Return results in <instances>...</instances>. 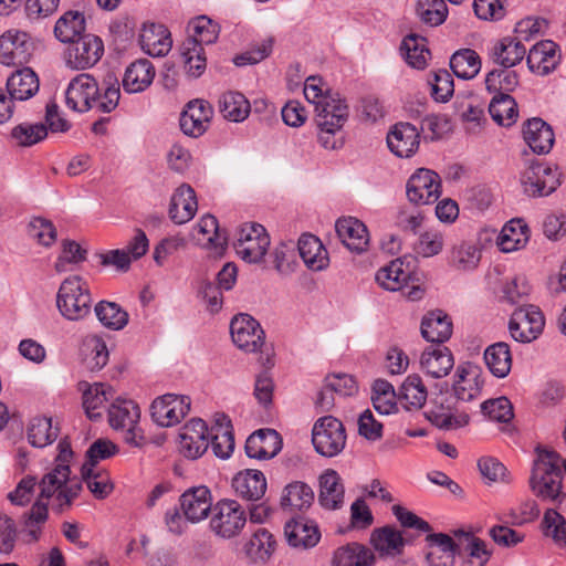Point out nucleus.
<instances>
[{
  "mask_svg": "<svg viewBox=\"0 0 566 566\" xmlns=\"http://www.w3.org/2000/svg\"><path fill=\"white\" fill-rule=\"evenodd\" d=\"M408 200L417 206L434 203L441 196V179L433 170L417 169L406 185Z\"/></svg>",
  "mask_w": 566,
  "mask_h": 566,
  "instance_id": "10",
  "label": "nucleus"
},
{
  "mask_svg": "<svg viewBox=\"0 0 566 566\" xmlns=\"http://www.w3.org/2000/svg\"><path fill=\"white\" fill-rule=\"evenodd\" d=\"M370 542L381 555L396 556L405 546V539L400 531L392 526L376 528L371 533Z\"/></svg>",
  "mask_w": 566,
  "mask_h": 566,
  "instance_id": "44",
  "label": "nucleus"
},
{
  "mask_svg": "<svg viewBox=\"0 0 566 566\" xmlns=\"http://www.w3.org/2000/svg\"><path fill=\"white\" fill-rule=\"evenodd\" d=\"M518 85V75L515 71L492 70L485 76V88L490 93L500 94L513 92Z\"/></svg>",
  "mask_w": 566,
  "mask_h": 566,
  "instance_id": "59",
  "label": "nucleus"
},
{
  "mask_svg": "<svg viewBox=\"0 0 566 566\" xmlns=\"http://www.w3.org/2000/svg\"><path fill=\"white\" fill-rule=\"evenodd\" d=\"M315 111L318 127L342 128L348 118V105L338 92H328Z\"/></svg>",
  "mask_w": 566,
  "mask_h": 566,
  "instance_id": "19",
  "label": "nucleus"
},
{
  "mask_svg": "<svg viewBox=\"0 0 566 566\" xmlns=\"http://www.w3.org/2000/svg\"><path fill=\"white\" fill-rule=\"evenodd\" d=\"M297 248L300 256L310 270L321 271L328 265L327 252L317 237L308 233L302 234Z\"/></svg>",
  "mask_w": 566,
  "mask_h": 566,
  "instance_id": "33",
  "label": "nucleus"
},
{
  "mask_svg": "<svg viewBox=\"0 0 566 566\" xmlns=\"http://www.w3.org/2000/svg\"><path fill=\"white\" fill-rule=\"evenodd\" d=\"M426 417L433 426L442 430L462 428L469 423L470 419L468 413L443 403L434 405L426 412Z\"/></svg>",
  "mask_w": 566,
  "mask_h": 566,
  "instance_id": "40",
  "label": "nucleus"
},
{
  "mask_svg": "<svg viewBox=\"0 0 566 566\" xmlns=\"http://www.w3.org/2000/svg\"><path fill=\"white\" fill-rule=\"evenodd\" d=\"M344 485L335 470H326L319 476L318 502L326 510H338L344 504Z\"/></svg>",
  "mask_w": 566,
  "mask_h": 566,
  "instance_id": "30",
  "label": "nucleus"
},
{
  "mask_svg": "<svg viewBox=\"0 0 566 566\" xmlns=\"http://www.w3.org/2000/svg\"><path fill=\"white\" fill-rule=\"evenodd\" d=\"M180 506L185 517L192 522H200L212 512L211 492L207 486H195L180 496Z\"/></svg>",
  "mask_w": 566,
  "mask_h": 566,
  "instance_id": "18",
  "label": "nucleus"
},
{
  "mask_svg": "<svg viewBox=\"0 0 566 566\" xmlns=\"http://www.w3.org/2000/svg\"><path fill=\"white\" fill-rule=\"evenodd\" d=\"M87 251L73 240H63L62 250L57 256L54 269L57 273L69 271V264H78L86 260Z\"/></svg>",
  "mask_w": 566,
  "mask_h": 566,
  "instance_id": "63",
  "label": "nucleus"
},
{
  "mask_svg": "<svg viewBox=\"0 0 566 566\" xmlns=\"http://www.w3.org/2000/svg\"><path fill=\"white\" fill-rule=\"evenodd\" d=\"M275 548L273 535L265 528L258 530L244 545L247 556L253 562H265Z\"/></svg>",
  "mask_w": 566,
  "mask_h": 566,
  "instance_id": "50",
  "label": "nucleus"
},
{
  "mask_svg": "<svg viewBox=\"0 0 566 566\" xmlns=\"http://www.w3.org/2000/svg\"><path fill=\"white\" fill-rule=\"evenodd\" d=\"M314 501L313 489L302 481L286 484L280 496V507L287 513L307 510Z\"/></svg>",
  "mask_w": 566,
  "mask_h": 566,
  "instance_id": "28",
  "label": "nucleus"
},
{
  "mask_svg": "<svg viewBox=\"0 0 566 566\" xmlns=\"http://www.w3.org/2000/svg\"><path fill=\"white\" fill-rule=\"evenodd\" d=\"M189 28L192 30V35L188 39H196L201 46L203 44H211L217 41L220 27L207 15H199L189 22Z\"/></svg>",
  "mask_w": 566,
  "mask_h": 566,
  "instance_id": "62",
  "label": "nucleus"
},
{
  "mask_svg": "<svg viewBox=\"0 0 566 566\" xmlns=\"http://www.w3.org/2000/svg\"><path fill=\"white\" fill-rule=\"evenodd\" d=\"M481 374V368L470 361L458 365L452 388L459 400L471 401L479 397L483 386Z\"/></svg>",
  "mask_w": 566,
  "mask_h": 566,
  "instance_id": "15",
  "label": "nucleus"
},
{
  "mask_svg": "<svg viewBox=\"0 0 566 566\" xmlns=\"http://www.w3.org/2000/svg\"><path fill=\"white\" fill-rule=\"evenodd\" d=\"M562 459L555 451L537 449L530 485L532 491L542 499L555 500L562 491Z\"/></svg>",
  "mask_w": 566,
  "mask_h": 566,
  "instance_id": "3",
  "label": "nucleus"
},
{
  "mask_svg": "<svg viewBox=\"0 0 566 566\" xmlns=\"http://www.w3.org/2000/svg\"><path fill=\"white\" fill-rule=\"evenodd\" d=\"M57 438V428L52 427L51 418H33L28 428V439L33 447L43 448Z\"/></svg>",
  "mask_w": 566,
  "mask_h": 566,
  "instance_id": "58",
  "label": "nucleus"
},
{
  "mask_svg": "<svg viewBox=\"0 0 566 566\" xmlns=\"http://www.w3.org/2000/svg\"><path fill=\"white\" fill-rule=\"evenodd\" d=\"M81 474L88 490L97 499H105L113 490L109 476L102 471H96L90 465H82Z\"/></svg>",
  "mask_w": 566,
  "mask_h": 566,
  "instance_id": "61",
  "label": "nucleus"
},
{
  "mask_svg": "<svg viewBox=\"0 0 566 566\" xmlns=\"http://www.w3.org/2000/svg\"><path fill=\"white\" fill-rule=\"evenodd\" d=\"M524 139L536 154H547L554 144V133L542 118L528 119L523 129Z\"/></svg>",
  "mask_w": 566,
  "mask_h": 566,
  "instance_id": "32",
  "label": "nucleus"
},
{
  "mask_svg": "<svg viewBox=\"0 0 566 566\" xmlns=\"http://www.w3.org/2000/svg\"><path fill=\"white\" fill-rule=\"evenodd\" d=\"M85 18L78 11L65 12L55 23L54 34L57 40L64 43H71L77 38L84 35Z\"/></svg>",
  "mask_w": 566,
  "mask_h": 566,
  "instance_id": "46",
  "label": "nucleus"
},
{
  "mask_svg": "<svg viewBox=\"0 0 566 566\" xmlns=\"http://www.w3.org/2000/svg\"><path fill=\"white\" fill-rule=\"evenodd\" d=\"M346 431L342 421L333 416L316 420L312 430V442L317 453L333 458L339 454L346 446Z\"/></svg>",
  "mask_w": 566,
  "mask_h": 566,
  "instance_id": "6",
  "label": "nucleus"
},
{
  "mask_svg": "<svg viewBox=\"0 0 566 566\" xmlns=\"http://www.w3.org/2000/svg\"><path fill=\"white\" fill-rule=\"evenodd\" d=\"M80 386L83 389V407L87 417L91 420L101 418L105 402L113 397V388L98 382L92 386L81 382Z\"/></svg>",
  "mask_w": 566,
  "mask_h": 566,
  "instance_id": "38",
  "label": "nucleus"
},
{
  "mask_svg": "<svg viewBox=\"0 0 566 566\" xmlns=\"http://www.w3.org/2000/svg\"><path fill=\"white\" fill-rule=\"evenodd\" d=\"M250 103L239 92H228L219 101V109L224 118L231 122H242L250 113Z\"/></svg>",
  "mask_w": 566,
  "mask_h": 566,
  "instance_id": "52",
  "label": "nucleus"
},
{
  "mask_svg": "<svg viewBox=\"0 0 566 566\" xmlns=\"http://www.w3.org/2000/svg\"><path fill=\"white\" fill-rule=\"evenodd\" d=\"M140 417L139 407L132 400H116L108 409V421L113 429L124 430L137 424Z\"/></svg>",
  "mask_w": 566,
  "mask_h": 566,
  "instance_id": "43",
  "label": "nucleus"
},
{
  "mask_svg": "<svg viewBox=\"0 0 566 566\" xmlns=\"http://www.w3.org/2000/svg\"><path fill=\"white\" fill-rule=\"evenodd\" d=\"M416 12L423 23L437 27L446 21L448 8L444 0H418Z\"/></svg>",
  "mask_w": 566,
  "mask_h": 566,
  "instance_id": "60",
  "label": "nucleus"
},
{
  "mask_svg": "<svg viewBox=\"0 0 566 566\" xmlns=\"http://www.w3.org/2000/svg\"><path fill=\"white\" fill-rule=\"evenodd\" d=\"M198 209L195 190L187 184L177 188L171 197L169 217L176 224H184L190 221Z\"/></svg>",
  "mask_w": 566,
  "mask_h": 566,
  "instance_id": "27",
  "label": "nucleus"
},
{
  "mask_svg": "<svg viewBox=\"0 0 566 566\" xmlns=\"http://www.w3.org/2000/svg\"><path fill=\"white\" fill-rule=\"evenodd\" d=\"M57 448V464L43 475L39 483L41 490L39 499L31 510L22 516L21 532L25 534L28 543L39 541L42 526L49 518L48 503L43 502V500H49L53 495L56 496L70 479L69 461L73 455V451L70 443L65 440H61Z\"/></svg>",
  "mask_w": 566,
  "mask_h": 566,
  "instance_id": "1",
  "label": "nucleus"
},
{
  "mask_svg": "<svg viewBox=\"0 0 566 566\" xmlns=\"http://www.w3.org/2000/svg\"><path fill=\"white\" fill-rule=\"evenodd\" d=\"M247 524V513L235 500L222 499L212 509L209 526L211 532L222 538L239 536Z\"/></svg>",
  "mask_w": 566,
  "mask_h": 566,
  "instance_id": "5",
  "label": "nucleus"
},
{
  "mask_svg": "<svg viewBox=\"0 0 566 566\" xmlns=\"http://www.w3.org/2000/svg\"><path fill=\"white\" fill-rule=\"evenodd\" d=\"M7 91L15 101H25L39 91V78L29 67L15 71L7 80Z\"/></svg>",
  "mask_w": 566,
  "mask_h": 566,
  "instance_id": "36",
  "label": "nucleus"
},
{
  "mask_svg": "<svg viewBox=\"0 0 566 566\" xmlns=\"http://www.w3.org/2000/svg\"><path fill=\"white\" fill-rule=\"evenodd\" d=\"M94 312L103 326L113 331H120L128 323V313L115 302L101 301Z\"/></svg>",
  "mask_w": 566,
  "mask_h": 566,
  "instance_id": "53",
  "label": "nucleus"
},
{
  "mask_svg": "<svg viewBox=\"0 0 566 566\" xmlns=\"http://www.w3.org/2000/svg\"><path fill=\"white\" fill-rule=\"evenodd\" d=\"M420 134L410 123H398L387 135V145L400 158L411 157L419 148Z\"/></svg>",
  "mask_w": 566,
  "mask_h": 566,
  "instance_id": "20",
  "label": "nucleus"
},
{
  "mask_svg": "<svg viewBox=\"0 0 566 566\" xmlns=\"http://www.w3.org/2000/svg\"><path fill=\"white\" fill-rule=\"evenodd\" d=\"M192 237L216 255H222L228 244L226 230L220 229L217 218L209 213L201 217L195 226Z\"/></svg>",
  "mask_w": 566,
  "mask_h": 566,
  "instance_id": "17",
  "label": "nucleus"
},
{
  "mask_svg": "<svg viewBox=\"0 0 566 566\" xmlns=\"http://www.w3.org/2000/svg\"><path fill=\"white\" fill-rule=\"evenodd\" d=\"M212 113L211 106L205 101L189 102L180 116V129L190 137L201 136L208 127Z\"/></svg>",
  "mask_w": 566,
  "mask_h": 566,
  "instance_id": "23",
  "label": "nucleus"
},
{
  "mask_svg": "<svg viewBox=\"0 0 566 566\" xmlns=\"http://www.w3.org/2000/svg\"><path fill=\"white\" fill-rule=\"evenodd\" d=\"M484 361L491 374L497 378H505L512 368V354L507 343L497 342L484 350Z\"/></svg>",
  "mask_w": 566,
  "mask_h": 566,
  "instance_id": "42",
  "label": "nucleus"
},
{
  "mask_svg": "<svg viewBox=\"0 0 566 566\" xmlns=\"http://www.w3.org/2000/svg\"><path fill=\"white\" fill-rule=\"evenodd\" d=\"M270 247L266 229L255 222L244 223L238 233L235 250L238 255L249 263H259Z\"/></svg>",
  "mask_w": 566,
  "mask_h": 566,
  "instance_id": "8",
  "label": "nucleus"
},
{
  "mask_svg": "<svg viewBox=\"0 0 566 566\" xmlns=\"http://www.w3.org/2000/svg\"><path fill=\"white\" fill-rule=\"evenodd\" d=\"M277 433L272 429H260L254 431L245 441V453L251 459H269L275 454V451H269L268 440H276Z\"/></svg>",
  "mask_w": 566,
  "mask_h": 566,
  "instance_id": "57",
  "label": "nucleus"
},
{
  "mask_svg": "<svg viewBox=\"0 0 566 566\" xmlns=\"http://www.w3.org/2000/svg\"><path fill=\"white\" fill-rule=\"evenodd\" d=\"M481 261V249L473 242H461L451 251L450 264L460 271L475 269Z\"/></svg>",
  "mask_w": 566,
  "mask_h": 566,
  "instance_id": "54",
  "label": "nucleus"
},
{
  "mask_svg": "<svg viewBox=\"0 0 566 566\" xmlns=\"http://www.w3.org/2000/svg\"><path fill=\"white\" fill-rule=\"evenodd\" d=\"M139 43L145 53L150 56H165L171 50L170 32L163 24H144Z\"/></svg>",
  "mask_w": 566,
  "mask_h": 566,
  "instance_id": "26",
  "label": "nucleus"
},
{
  "mask_svg": "<svg viewBox=\"0 0 566 566\" xmlns=\"http://www.w3.org/2000/svg\"><path fill=\"white\" fill-rule=\"evenodd\" d=\"M421 334L430 343H444L452 335L451 318L442 311H434L423 317Z\"/></svg>",
  "mask_w": 566,
  "mask_h": 566,
  "instance_id": "37",
  "label": "nucleus"
},
{
  "mask_svg": "<svg viewBox=\"0 0 566 566\" xmlns=\"http://www.w3.org/2000/svg\"><path fill=\"white\" fill-rule=\"evenodd\" d=\"M266 479L259 470L247 469L237 473L232 479L235 494L247 501L261 500L266 492Z\"/></svg>",
  "mask_w": 566,
  "mask_h": 566,
  "instance_id": "25",
  "label": "nucleus"
},
{
  "mask_svg": "<svg viewBox=\"0 0 566 566\" xmlns=\"http://www.w3.org/2000/svg\"><path fill=\"white\" fill-rule=\"evenodd\" d=\"M424 39L415 34L407 35L400 50L403 52L406 62L418 70H422L427 65L430 51L424 46Z\"/></svg>",
  "mask_w": 566,
  "mask_h": 566,
  "instance_id": "56",
  "label": "nucleus"
},
{
  "mask_svg": "<svg viewBox=\"0 0 566 566\" xmlns=\"http://www.w3.org/2000/svg\"><path fill=\"white\" fill-rule=\"evenodd\" d=\"M33 43L30 35L18 30H9L0 36V63L7 66H22L32 55Z\"/></svg>",
  "mask_w": 566,
  "mask_h": 566,
  "instance_id": "13",
  "label": "nucleus"
},
{
  "mask_svg": "<svg viewBox=\"0 0 566 566\" xmlns=\"http://www.w3.org/2000/svg\"><path fill=\"white\" fill-rule=\"evenodd\" d=\"M525 54L526 48L522 41L511 36L496 41L489 52L492 62L503 69L515 66L524 59Z\"/></svg>",
  "mask_w": 566,
  "mask_h": 566,
  "instance_id": "29",
  "label": "nucleus"
},
{
  "mask_svg": "<svg viewBox=\"0 0 566 566\" xmlns=\"http://www.w3.org/2000/svg\"><path fill=\"white\" fill-rule=\"evenodd\" d=\"M426 542L431 548L426 558L431 566H453L460 544L446 533H430Z\"/></svg>",
  "mask_w": 566,
  "mask_h": 566,
  "instance_id": "22",
  "label": "nucleus"
},
{
  "mask_svg": "<svg viewBox=\"0 0 566 566\" xmlns=\"http://www.w3.org/2000/svg\"><path fill=\"white\" fill-rule=\"evenodd\" d=\"M489 113L499 125L511 126L518 116L517 104L510 94H495L490 102Z\"/></svg>",
  "mask_w": 566,
  "mask_h": 566,
  "instance_id": "49",
  "label": "nucleus"
},
{
  "mask_svg": "<svg viewBox=\"0 0 566 566\" xmlns=\"http://www.w3.org/2000/svg\"><path fill=\"white\" fill-rule=\"evenodd\" d=\"M403 260L396 259L376 273L377 283L388 291L401 290L411 277L409 264L403 268Z\"/></svg>",
  "mask_w": 566,
  "mask_h": 566,
  "instance_id": "41",
  "label": "nucleus"
},
{
  "mask_svg": "<svg viewBox=\"0 0 566 566\" xmlns=\"http://www.w3.org/2000/svg\"><path fill=\"white\" fill-rule=\"evenodd\" d=\"M373 553L364 545L350 543L339 547L333 557L334 566H370L374 563Z\"/></svg>",
  "mask_w": 566,
  "mask_h": 566,
  "instance_id": "48",
  "label": "nucleus"
},
{
  "mask_svg": "<svg viewBox=\"0 0 566 566\" xmlns=\"http://www.w3.org/2000/svg\"><path fill=\"white\" fill-rule=\"evenodd\" d=\"M337 237L350 251L361 253L369 244L367 227L354 217L339 218L335 223Z\"/></svg>",
  "mask_w": 566,
  "mask_h": 566,
  "instance_id": "21",
  "label": "nucleus"
},
{
  "mask_svg": "<svg viewBox=\"0 0 566 566\" xmlns=\"http://www.w3.org/2000/svg\"><path fill=\"white\" fill-rule=\"evenodd\" d=\"M398 394L394 386L385 379H376L371 387V401L380 415H390L397 410Z\"/></svg>",
  "mask_w": 566,
  "mask_h": 566,
  "instance_id": "51",
  "label": "nucleus"
},
{
  "mask_svg": "<svg viewBox=\"0 0 566 566\" xmlns=\"http://www.w3.org/2000/svg\"><path fill=\"white\" fill-rule=\"evenodd\" d=\"M450 67L453 74L462 80L475 77L481 70V59L472 49H461L452 54Z\"/></svg>",
  "mask_w": 566,
  "mask_h": 566,
  "instance_id": "47",
  "label": "nucleus"
},
{
  "mask_svg": "<svg viewBox=\"0 0 566 566\" xmlns=\"http://www.w3.org/2000/svg\"><path fill=\"white\" fill-rule=\"evenodd\" d=\"M155 67L146 59L130 63L123 77V87L127 93L144 92L154 81Z\"/></svg>",
  "mask_w": 566,
  "mask_h": 566,
  "instance_id": "31",
  "label": "nucleus"
},
{
  "mask_svg": "<svg viewBox=\"0 0 566 566\" xmlns=\"http://www.w3.org/2000/svg\"><path fill=\"white\" fill-rule=\"evenodd\" d=\"M454 366V357L446 346H429L420 356L421 370L432 378H443Z\"/></svg>",
  "mask_w": 566,
  "mask_h": 566,
  "instance_id": "24",
  "label": "nucleus"
},
{
  "mask_svg": "<svg viewBox=\"0 0 566 566\" xmlns=\"http://www.w3.org/2000/svg\"><path fill=\"white\" fill-rule=\"evenodd\" d=\"M230 333L233 343L247 353H256L264 345V331L249 314L235 315L230 323Z\"/></svg>",
  "mask_w": 566,
  "mask_h": 566,
  "instance_id": "12",
  "label": "nucleus"
},
{
  "mask_svg": "<svg viewBox=\"0 0 566 566\" xmlns=\"http://www.w3.org/2000/svg\"><path fill=\"white\" fill-rule=\"evenodd\" d=\"M521 186L528 197H546L560 185L559 172L545 163H532L521 174Z\"/></svg>",
  "mask_w": 566,
  "mask_h": 566,
  "instance_id": "7",
  "label": "nucleus"
},
{
  "mask_svg": "<svg viewBox=\"0 0 566 566\" xmlns=\"http://www.w3.org/2000/svg\"><path fill=\"white\" fill-rule=\"evenodd\" d=\"M427 388L419 375H409L402 382L398 392V400L408 410L420 409L427 400Z\"/></svg>",
  "mask_w": 566,
  "mask_h": 566,
  "instance_id": "45",
  "label": "nucleus"
},
{
  "mask_svg": "<svg viewBox=\"0 0 566 566\" xmlns=\"http://www.w3.org/2000/svg\"><path fill=\"white\" fill-rule=\"evenodd\" d=\"M544 534L559 546H566V520L557 511L549 509L542 521Z\"/></svg>",
  "mask_w": 566,
  "mask_h": 566,
  "instance_id": "64",
  "label": "nucleus"
},
{
  "mask_svg": "<svg viewBox=\"0 0 566 566\" xmlns=\"http://www.w3.org/2000/svg\"><path fill=\"white\" fill-rule=\"evenodd\" d=\"M209 437L206 422L199 418L191 419L179 433L180 452L189 459L201 457L209 448Z\"/></svg>",
  "mask_w": 566,
  "mask_h": 566,
  "instance_id": "14",
  "label": "nucleus"
},
{
  "mask_svg": "<svg viewBox=\"0 0 566 566\" xmlns=\"http://www.w3.org/2000/svg\"><path fill=\"white\" fill-rule=\"evenodd\" d=\"M530 229L521 219H512L501 230L496 244L502 252L517 251L526 245Z\"/></svg>",
  "mask_w": 566,
  "mask_h": 566,
  "instance_id": "35",
  "label": "nucleus"
},
{
  "mask_svg": "<svg viewBox=\"0 0 566 566\" xmlns=\"http://www.w3.org/2000/svg\"><path fill=\"white\" fill-rule=\"evenodd\" d=\"M284 535L290 546L301 549L312 548L321 539L317 524L303 516H297L286 522Z\"/></svg>",
  "mask_w": 566,
  "mask_h": 566,
  "instance_id": "16",
  "label": "nucleus"
},
{
  "mask_svg": "<svg viewBox=\"0 0 566 566\" xmlns=\"http://www.w3.org/2000/svg\"><path fill=\"white\" fill-rule=\"evenodd\" d=\"M119 97V82L113 75H107L99 86L91 74L81 73L69 83L65 91L67 107L78 113H111L117 107Z\"/></svg>",
  "mask_w": 566,
  "mask_h": 566,
  "instance_id": "2",
  "label": "nucleus"
},
{
  "mask_svg": "<svg viewBox=\"0 0 566 566\" xmlns=\"http://www.w3.org/2000/svg\"><path fill=\"white\" fill-rule=\"evenodd\" d=\"M104 44L94 34H84L72 41L65 51V63L73 70H86L94 66L103 56Z\"/></svg>",
  "mask_w": 566,
  "mask_h": 566,
  "instance_id": "11",
  "label": "nucleus"
},
{
  "mask_svg": "<svg viewBox=\"0 0 566 566\" xmlns=\"http://www.w3.org/2000/svg\"><path fill=\"white\" fill-rule=\"evenodd\" d=\"M92 296L87 282L80 275L64 279L56 294V307L69 321H80L91 313Z\"/></svg>",
  "mask_w": 566,
  "mask_h": 566,
  "instance_id": "4",
  "label": "nucleus"
},
{
  "mask_svg": "<svg viewBox=\"0 0 566 566\" xmlns=\"http://www.w3.org/2000/svg\"><path fill=\"white\" fill-rule=\"evenodd\" d=\"M46 136L48 127L42 123L24 122L11 129V138L20 147H31Z\"/></svg>",
  "mask_w": 566,
  "mask_h": 566,
  "instance_id": "55",
  "label": "nucleus"
},
{
  "mask_svg": "<svg viewBox=\"0 0 566 566\" xmlns=\"http://www.w3.org/2000/svg\"><path fill=\"white\" fill-rule=\"evenodd\" d=\"M545 318L541 310L532 304H523L511 315L509 331L521 343H531L543 332Z\"/></svg>",
  "mask_w": 566,
  "mask_h": 566,
  "instance_id": "9",
  "label": "nucleus"
},
{
  "mask_svg": "<svg viewBox=\"0 0 566 566\" xmlns=\"http://www.w3.org/2000/svg\"><path fill=\"white\" fill-rule=\"evenodd\" d=\"M557 45L552 41L536 43L528 52L526 62L532 72L547 74L558 63Z\"/></svg>",
  "mask_w": 566,
  "mask_h": 566,
  "instance_id": "34",
  "label": "nucleus"
},
{
  "mask_svg": "<svg viewBox=\"0 0 566 566\" xmlns=\"http://www.w3.org/2000/svg\"><path fill=\"white\" fill-rule=\"evenodd\" d=\"M179 51L187 75L193 78L199 77L207 67L206 52L201 43L196 39H186Z\"/></svg>",
  "mask_w": 566,
  "mask_h": 566,
  "instance_id": "39",
  "label": "nucleus"
}]
</instances>
